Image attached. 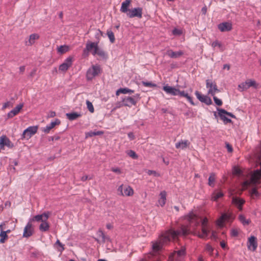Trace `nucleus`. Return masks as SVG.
<instances>
[{
    "label": "nucleus",
    "instance_id": "864d4df0",
    "mask_svg": "<svg viewBox=\"0 0 261 261\" xmlns=\"http://www.w3.org/2000/svg\"><path fill=\"white\" fill-rule=\"evenodd\" d=\"M184 97H186L192 105H195V103L193 101L192 98L190 96H189L187 93L185 95H184Z\"/></svg>",
    "mask_w": 261,
    "mask_h": 261
},
{
    "label": "nucleus",
    "instance_id": "9d476101",
    "mask_svg": "<svg viewBox=\"0 0 261 261\" xmlns=\"http://www.w3.org/2000/svg\"><path fill=\"white\" fill-rule=\"evenodd\" d=\"M49 212H45L41 215H37L33 217L32 219H31L29 221L31 222L32 221H36V222H42L46 221L49 218Z\"/></svg>",
    "mask_w": 261,
    "mask_h": 261
},
{
    "label": "nucleus",
    "instance_id": "a18cd8bd",
    "mask_svg": "<svg viewBox=\"0 0 261 261\" xmlns=\"http://www.w3.org/2000/svg\"><path fill=\"white\" fill-rule=\"evenodd\" d=\"M212 46L213 47H216V46H218L220 48H221L222 50H223V49L222 48V44L220 42L217 41V40H216V41H214L212 43Z\"/></svg>",
    "mask_w": 261,
    "mask_h": 261
},
{
    "label": "nucleus",
    "instance_id": "338daca9",
    "mask_svg": "<svg viewBox=\"0 0 261 261\" xmlns=\"http://www.w3.org/2000/svg\"><path fill=\"white\" fill-rule=\"evenodd\" d=\"M36 71H37L36 69H33V70L31 72V73H30L29 76H30V77H33V76L35 75V74H36Z\"/></svg>",
    "mask_w": 261,
    "mask_h": 261
},
{
    "label": "nucleus",
    "instance_id": "f704fd0d",
    "mask_svg": "<svg viewBox=\"0 0 261 261\" xmlns=\"http://www.w3.org/2000/svg\"><path fill=\"white\" fill-rule=\"evenodd\" d=\"M216 179V174L214 173H211L208 178V185L211 187H214L215 186V181Z\"/></svg>",
    "mask_w": 261,
    "mask_h": 261
},
{
    "label": "nucleus",
    "instance_id": "4468645a",
    "mask_svg": "<svg viewBox=\"0 0 261 261\" xmlns=\"http://www.w3.org/2000/svg\"><path fill=\"white\" fill-rule=\"evenodd\" d=\"M218 111V115L219 116L220 119L223 120L225 124L230 123L232 122L230 119L226 117V111L223 109H217Z\"/></svg>",
    "mask_w": 261,
    "mask_h": 261
},
{
    "label": "nucleus",
    "instance_id": "a878e982",
    "mask_svg": "<svg viewBox=\"0 0 261 261\" xmlns=\"http://www.w3.org/2000/svg\"><path fill=\"white\" fill-rule=\"evenodd\" d=\"M39 38V35L38 34H32L30 35L28 41L25 42V45L31 46L35 42V40Z\"/></svg>",
    "mask_w": 261,
    "mask_h": 261
},
{
    "label": "nucleus",
    "instance_id": "f8f14e48",
    "mask_svg": "<svg viewBox=\"0 0 261 261\" xmlns=\"http://www.w3.org/2000/svg\"><path fill=\"white\" fill-rule=\"evenodd\" d=\"M4 146L12 148L13 144L6 136H2L0 139V150L4 149Z\"/></svg>",
    "mask_w": 261,
    "mask_h": 261
},
{
    "label": "nucleus",
    "instance_id": "79ce46f5",
    "mask_svg": "<svg viewBox=\"0 0 261 261\" xmlns=\"http://www.w3.org/2000/svg\"><path fill=\"white\" fill-rule=\"evenodd\" d=\"M142 84L145 87H156L157 85L155 84L152 83L150 82H144L142 81Z\"/></svg>",
    "mask_w": 261,
    "mask_h": 261
},
{
    "label": "nucleus",
    "instance_id": "de8ad7c7",
    "mask_svg": "<svg viewBox=\"0 0 261 261\" xmlns=\"http://www.w3.org/2000/svg\"><path fill=\"white\" fill-rule=\"evenodd\" d=\"M233 174L236 175H240L242 174V171L238 167H234L233 168Z\"/></svg>",
    "mask_w": 261,
    "mask_h": 261
},
{
    "label": "nucleus",
    "instance_id": "8fccbe9b",
    "mask_svg": "<svg viewBox=\"0 0 261 261\" xmlns=\"http://www.w3.org/2000/svg\"><path fill=\"white\" fill-rule=\"evenodd\" d=\"M213 97L216 105L219 106H221L222 105V101L221 99L218 98L215 95L213 96Z\"/></svg>",
    "mask_w": 261,
    "mask_h": 261
},
{
    "label": "nucleus",
    "instance_id": "0e129e2a",
    "mask_svg": "<svg viewBox=\"0 0 261 261\" xmlns=\"http://www.w3.org/2000/svg\"><path fill=\"white\" fill-rule=\"evenodd\" d=\"M231 235L233 237H236L238 235V232L236 229H232L231 231Z\"/></svg>",
    "mask_w": 261,
    "mask_h": 261
},
{
    "label": "nucleus",
    "instance_id": "f03ea898",
    "mask_svg": "<svg viewBox=\"0 0 261 261\" xmlns=\"http://www.w3.org/2000/svg\"><path fill=\"white\" fill-rule=\"evenodd\" d=\"M140 99V96L139 94H136L132 97L130 96H124L122 98L121 106H127L131 107L133 106H135L137 102ZM120 105L117 107H120Z\"/></svg>",
    "mask_w": 261,
    "mask_h": 261
},
{
    "label": "nucleus",
    "instance_id": "c9c22d12",
    "mask_svg": "<svg viewBox=\"0 0 261 261\" xmlns=\"http://www.w3.org/2000/svg\"><path fill=\"white\" fill-rule=\"evenodd\" d=\"M238 219L244 225H249L251 222L250 220L246 219L245 217L242 214L239 215Z\"/></svg>",
    "mask_w": 261,
    "mask_h": 261
},
{
    "label": "nucleus",
    "instance_id": "ea45409f",
    "mask_svg": "<svg viewBox=\"0 0 261 261\" xmlns=\"http://www.w3.org/2000/svg\"><path fill=\"white\" fill-rule=\"evenodd\" d=\"M107 35L111 43H114L115 40V38L113 32L111 30H108L107 32Z\"/></svg>",
    "mask_w": 261,
    "mask_h": 261
},
{
    "label": "nucleus",
    "instance_id": "6ab92c4d",
    "mask_svg": "<svg viewBox=\"0 0 261 261\" xmlns=\"http://www.w3.org/2000/svg\"><path fill=\"white\" fill-rule=\"evenodd\" d=\"M218 27L221 32H228L232 29V24L230 22H224L220 23Z\"/></svg>",
    "mask_w": 261,
    "mask_h": 261
},
{
    "label": "nucleus",
    "instance_id": "49530a36",
    "mask_svg": "<svg viewBox=\"0 0 261 261\" xmlns=\"http://www.w3.org/2000/svg\"><path fill=\"white\" fill-rule=\"evenodd\" d=\"M69 67L67 65H65L64 63L61 64L59 68V70L65 72L66 71Z\"/></svg>",
    "mask_w": 261,
    "mask_h": 261
},
{
    "label": "nucleus",
    "instance_id": "9b49d317",
    "mask_svg": "<svg viewBox=\"0 0 261 261\" xmlns=\"http://www.w3.org/2000/svg\"><path fill=\"white\" fill-rule=\"evenodd\" d=\"M256 85V82L254 80H248L245 82L242 83L239 85V89L242 91L248 89L251 87H255Z\"/></svg>",
    "mask_w": 261,
    "mask_h": 261
},
{
    "label": "nucleus",
    "instance_id": "7ed1b4c3",
    "mask_svg": "<svg viewBox=\"0 0 261 261\" xmlns=\"http://www.w3.org/2000/svg\"><path fill=\"white\" fill-rule=\"evenodd\" d=\"M101 71V68L98 65H92L86 72V79L87 81L92 80Z\"/></svg>",
    "mask_w": 261,
    "mask_h": 261
},
{
    "label": "nucleus",
    "instance_id": "e2e57ef3",
    "mask_svg": "<svg viewBox=\"0 0 261 261\" xmlns=\"http://www.w3.org/2000/svg\"><path fill=\"white\" fill-rule=\"evenodd\" d=\"M60 137L58 136H53V137H50L49 138V141H56V140H58L60 139Z\"/></svg>",
    "mask_w": 261,
    "mask_h": 261
},
{
    "label": "nucleus",
    "instance_id": "e433bc0d",
    "mask_svg": "<svg viewBox=\"0 0 261 261\" xmlns=\"http://www.w3.org/2000/svg\"><path fill=\"white\" fill-rule=\"evenodd\" d=\"M103 134V132L101 131H96V132H92L90 131L89 132H87L86 133V138H89V137H92L94 136H98L101 135Z\"/></svg>",
    "mask_w": 261,
    "mask_h": 261
},
{
    "label": "nucleus",
    "instance_id": "a211bd4d",
    "mask_svg": "<svg viewBox=\"0 0 261 261\" xmlns=\"http://www.w3.org/2000/svg\"><path fill=\"white\" fill-rule=\"evenodd\" d=\"M257 247L256 238L254 236L250 237L248 239V248L250 250L255 251Z\"/></svg>",
    "mask_w": 261,
    "mask_h": 261
},
{
    "label": "nucleus",
    "instance_id": "72a5a7b5",
    "mask_svg": "<svg viewBox=\"0 0 261 261\" xmlns=\"http://www.w3.org/2000/svg\"><path fill=\"white\" fill-rule=\"evenodd\" d=\"M49 225L48 223L46 221H43L39 226V229L41 231H46L49 230Z\"/></svg>",
    "mask_w": 261,
    "mask_h": 261
},
{
    "label": "nucleus",
    "instance_id": "423d86ee",
    "mask_svg": "<svg viewBox=\"0 0 261 261\" xmlns=\"http://www.w3.org/2000/svg\"><path fill=\"white\" fill-rule=\"evenodd\" d=\"M143 9L141 7H137L130 9L127 13V16L129 18L138 17L141 18L142 17Z\"/></svg>",
    "mask_w": 261,
    "mask_h": 261
},
{
    "label": "nucleus",
    "instance_id": "c756f323",
    "mask_svg": "<svg viewBox=\"0 0 261 261\" xmlns=\"http://www.w3.org/2000/svg\"><path fill=\"white\" fill-rule=\"evenodd\" d=\"M202 233H200V232L198 233L197 236L202 239H205L207 237L209 233V230L207 229L206 227L205 226H202Z\"/></svg>",
    "mask_w": 261,
    "mask_h": 261
},
{
    "label": "nucleus",
    "instance_id": "dca6fc26",
    "mask_svg": "<svg viewBox=\"0 0 261 261\" xmlns=\"http://www.w3.org/2000/svg\"><path fill=\"white\" fill-rule=\"evenodd\" d=\"M163 90L168 94L173 96L178 95L179 89L168 85L163 87Z\"/></svg>",
    "mask_w": 261,
    "mask_h": 261
},
{
    "label": "nucleus",
    "instance_id": "58836bf2",
    "mask_svg": "<svg viewBox=\"0 0 261 261\" xmlns=\"http://www.w3.org/2000/svg\"><path fill=\"white\" fill-rule=\"evenodd\" d=\"M69 50V47L67 45H61L58 48V52L61 54H63Z\"/></svg>",
    "mask_w": 261,
    "mask_h": 261
},
{
    "label": "nucleus",
    "instance_id": "052dcab7",
    "mask_svg": "<svg viewBox=\"0 0 261 261\" xmlns=\"http://www.w3.org/2000/svg\"><path fill=\"white\" fill-rule=\"evenodd\" d=\"M226 147L227 149V151L229 152H231L232 151V150H233L232 147L231 145L230 144H229V143H226Z\"/></svg>",
    "mask_w": 261,
    "mask_h": 261
},
{
    "label": "nucleus",
    "instance_id": "5fc2aeb1",
    "mask_svg": "<svg viewBox=\"0 0 261 261\" xmlns=\"http://www.w3.org/2000/svg\"><path fill=\"white\" fill-rule=\"evenodd\" d=\"M227 219H228V215L226 214H223L220 218V222L223 223V222Z\"/></svg>",
    "mask_w": 261,
    "mask_h": 261
},
{
    "label": "nucleus",
    "instance_id": "39448f33",
    "mask_svg": "<svg viewBox=\"0 0 261 261\" xmlns=\"http://www.w3.org/2000/svg\"><path fill=\"white\" fill-rule=\"evenodd\" d=\"M38 130V126H31L25 129L22 134V138L29 140L35 135Z\"/></svg>",
    "mask_w": 261,
    "mask_h": 261
},
{
    "label": "nucleus",
    "instance_id": "2eb2a0df",
    "mask_svg": "<svg viewBox=\"0 0 261 261\" xmlns=\"http://www.w3.org/2000/svg\"><path fill=\"white\" fill-rule=\"evenodd\" d=\"M245 201L242 198L237 197H233L232 198V203L240 211L243 210V205Z\"/></svg>",
    "mask_w": 261,
    "mask_h": 261
},
{
    "label": "nucleus",
    "instance_id": "6e6552de",
    "mask_svg": "<svg viewBox=\"0 0 261 261\" xmlns=\"http://www.w3.org/2000/svg\"><path fill=\"white\" fill-rule=\"evenodd\" d=\"M98 44V42L88 41L86 44V47L83 50V54L85 56H88L89 52H92L94 49L97 47Z\"/></svg>",
    "mask_w": 261,
    "mask_h": 261
},
{
    "label": "nucleus",
    "instance_id": "0eeeda50",
    "mask_svg": "<svg viewBox=\"0 0 261 261\" xmlns=\"http://www.w3.org/2000/svg\"><path fill=\"white\" fill-rule=\"evenodd\" d=\"M185 219L187 220L192 226L196 227L199 225V222L197 216L192 212L185 216Z\"/></svg>",
    "mask_w": 261,
    "mask_h": 261
},
{
    "label": "nucleus",
    "instance_id": "603ef678",
    "mask_svg": "<svg viewBox=\"0 0 261 261\" xmlns=\"http://www.w3.org/2000/svg\"><path fill=\"white\" fill-rule=\"evenodd\" d=\"M147 173L149 175H153L154 176H155V177L160 176V174L158 173H157L155 171H154V170H148L147 171Z\"/></svg>",
    "mask_w": 261,
    "mask_h": 261
},
{
    "label": "nucleus",
    "instance_id": "6e6d98bb",
    "mask_svg": "<svg viewBox=\"0 0 261 261\" xmlns=\"http://www.w3.org/2000/svg\"><path fill=\"white\" fill-rule=\"evenodd\" d=\"M205 249L211 254H212V252H213V251L214 250L213 248L211 245H210L209 244H207L206 245Z\"/></svg>",
    "mask_w": 261,
    "mask_h": 261
},
{
    "label": "nucleus",
    "instance_id": "f3484780",
    "mask_svg": "<svg viewBox=\"0 0 261 261\" xmlns=\"http://www.w3.org/2000/svg\"><path fill=\"white\" fill-rule=\"evenodd\" d=\"M186 254V249L185 247H182L181 248L178 250L174 251L169 256L171 259H177L178 257L184 256Z\"/></svg>",
    "mask_w": 261,
    "mask_h": 261
},
{
    "label": "nucleus",
    "instance_id": "4be33fe9",
    "mask_svg": "<svg viewBox=\"0 0 261 261\" xmlns=\"http://www.w3.org/2000/svg\"><path fill=\"white\" fill-rule=\"evenodd\" d=\"M92 54L93 56H95L96 55H97L102 59H107V55L105 53V51L102 49L101 48H99L98 46L97 48H95V49H94V50L92 52Z\"/></svg>",
    "mask_w": 261,
    "mask_h": 261
},
{
    "label": "nucleus",
    "instance_id": "2f4dec72",
    "mask_svg": "<svg viewBox=\"0 0 261 261\" xmlns=\"http://www.w3.org/2000/svg\"><path fill=\"white\" fill-rule=\"evenodd\" d=\"M223 193L221 191H215L212 195V200L213 201H217V200L223 197Z\"/></svg>",
    "mask_w": 261,
    "mask_h": 261
},
{
    "label": "nucleus",
    "instance_id": "473e14b6",
    "mask_svg": "<svg viewBox=\"0 0 261 261\" xmlns=\"http://www.w3.org/2000/svg\"><path fill=\"white\" fill-rule=\"evenodd\" d=\"M134 194L133 189L129 186H125L124 189L123 196H130Z\"/></svg>",
    "mask_w": 261,
    "mask_h": 261
},
{
    "label": "nucleus",
    "instance_id": "37998d69",
    "mask_svg": "<svg viewBox=\"0 0 261 261\" xmlns=\"http://www.w3.org/2000/svg\"><path fill=\"white\" fill-rule=\"evenodd\" d=\"M73 58L72 57H68L63 62L65 65H67L70 67L72 64Z\"/></svg>",
    "mask_w": 261,
    "mask_h": 261
},
{
    "label": "nucleus",
    "instance_id": "a19ab883",
    "mask_svg": "<svg viewBox=\"0 0 261 261\" xmlns=\"http://www.w3.org/2000/svg\"><path fill=\"white\" fill-rule=\"evenodd\" d=\"M126 153L129 156L132 158L134 159H137L138 157L136 152L132 150H129L127 151Z\"/></svg>",
    "mask_w": 261,
    "mask_h": 261
},
{
    "label": "nucleus",
    "instance_id": "09e8293b",
    "mask_svg": "<svg viewBox=\"0 0 261 261\" xmlns=\"http://www.w3.org/2000/svg\"><path fill=\"white\" fill-rule=\"evenodd\" d=\"M102 35V32L100 30H97L95 34V37L97 40V41L96 42H98V43L99 42L100 38Z\"/></svg>",
    "mask_w": 261,
    "mask_h": 261
},
{
    "label": "nucleus",
    "instance_id": "69168bd1",
    "mask_svg": "<svg viewBox=\"0 0 261 261\" xmlns=\"http://www.w3.org/2000/svg\"><path fill=\"white\" fill-rule=\"evenodd\" d=\"M56 244H58L59 246H60L61 248H62V249L61 250V251H62L63 250H64V245H63L59 240H57V242H56Z\"/></svg>",
    "mask_w": 261,
    "mask_h": 261
},
{
    "label": "nucleus",
    "instance_id": "4c0bfd02",
    "mask_svg": "<svg viewBox=\"0 0 261 261\" xmlns=\"http://www.w3.org/2000/svg\"><path fill=\"white\" fill-rule=\"evenodd\" d=\"M8 238L7 234L4 232V230H2L0 233V243H4L6 240Z\"/></svg>",
    "mask_w": 261,
    "mask_h": 261
},
{
    "label": "nucleus",
    "instance_id": "cd10ccee",
    "mask_svg": "<svg viewBox=\"0 0 261 261\" xmlns=\"http://www.w3.org/2000/svg\"><path fill=\"white\" fill-rule=\"evenodd\" d=\"M97 234L99 237L101 238V242L102 243H105L106 241H109L110 240V238L108 236H106L102 230L99 229L97 232Z\"/></svg>",
    "mask_w": 261,
    "mask_h": 261
},
{
    "label": "nucleus",
    "instance_id": "bf43d9fd",
    "mask_svg": "<svg viewBox=\"0 0 261 261\" xmlns=\"http://www.w3.org/2000/svg\"><path fill=\"white\" fill-rule=\"evenodd\" d=\"M111 171L117 173L118 174H120L121 173V171L120 169V168H112Z\"/></svg>",
    "mask_w": 261,
    "mask_h": 261
},
{
    "label": "nucleus",
    "instance_id": "ddd939ff",
    "mask_svg": "<svg viewBox=\"0 0 261 261\" xmlns=\"http://www.w3.org/2000/svg\"><path fill=\"white\" fill-rule=\"evenodd\" d=\"M34 232V229L33 228L32 224L30 221L25 225L23 233V237L24 238H28L33 235Z\"/></svg>",
    "mask_w": 261,
    "mask_h": 261
},
{
    "label": "nucleus",
    "instance_id": "c03bdc74",
    "mask_svg": "<svg viewBox=\"0 0 261 261\" xmlns=\"http://www.w3.org/2000/svg\"><path fill=\"white\" fill-rule=\"evenodd\" d=\"M86 104H87V108L88 109L89 111L91 113H93L94 111V109L92 103L90 101L87 100Z\"/></svg>",
    "mask_w": 261,
    "mask_h": 261
},
{
    "label": "nucleus",
    "instance_id": "b1692460",
    "mask_svg": "<svg viewBox=\"0 0 261 261\" xmlns=\"http://www.w3.org/2000/svg\"><path fill=\"white\" fill-rule=\"evenodd\" d=\"M60 123V121L57 119L55 121H52L49 125H47L45 127L42 129V131L45 133H48L49 131L54 128L56 125Z\"/></svg>",
    "mask_w": 261,
    "mask_h": 261
},
{
    "label": "nucleus",
    "instance_id": "5701e85b",
    "mask_svg": "<svg viewBox=\"0 0 261 261\" xmlns=\"http://www.w3.org/2000/svg\"><path fill=\"white\" fill-rule=\"evenodd\" d=\"M131 0H125L121 4V7L120 8V11L122 13H126L129 12L128 9L130 4L131 3Z\"/></svg>",
    "mask_w": 261,
    "mask_h": 261
},
{
    "label": "nucleus",
    "instance_id": "412c9836",
    "mask_svg": "<svg viewBox=\"0 0 261 261\" xmlns=\"http://www.w3.org/2000/svg\"><path fill=\"white\" fill-rule=\"evenodd\" d=\"M166 54L169 57L173 59H176L183 55L184 52L181 50L173 51L171 49H169L167 51Z\"/></svg>",
    "mask_w": 261,
    "mask_h": 261
},
{
    "label": "nucleus",
    "instance_id": "1a4fd4ad",
    "mask_svg": "<svg viewBox=\"0 0 261 261\" xmlns=\"http://www.w3.org/2000/svg\"><path fill=\"white\" fill-rule=\"evenodd\" d=\"M195 94L197 98L201 102L204 103L207 105H210L212 103V99L206 95H202L198 91H196Z\"/></svg>",
    "mask_w": 261,
    "mask_h": 261
},
{
    "label": "nucleus",
    "instance_id": "aec40b11",
    "mask_svg": "<svg viewBox=\"0 0 261 261\" xmlns=\"http://www.w3.org/2000/svg\"><path fill=\"white\" fill-rule=\"evenodd\" d=\"M23 107V103H20L17 105L16 107H15L13 110H12L8 113V117L11 118L17 115Z\"/></svg>",
    "mask_w": 261,
    "mask_h": 261
},
{
    "label": "nucleus",
    "instance_id": "7c9ffc66",
    "mask_svg": "<svg viewBox=\"0 0 261 261\" xmlns=\"http://www.w3.org/2000/svg\"><path fill=\"white\" fill-rule=\"evenodd\" d=\"M134 92V91L131 89H129L127 88H120L119 89L116 93V95H119L120 93H123V94H132Z\"/></svg>",
    "mask_w": 261,
    "mask_h": 261
},
{
    "label": "nucleus",
    "instance_id": "20e7f679",
    "mask_svg": "<svg viewBox=\"0 0 261 261\" xmlns=\"http://www.w3.org/2000/svg\"><path fill=\"white\" fill-rule=\"evenodd\" d=\"M206 87L208 89V94L212 96L215 95L216 93L220 92V90L217 88L216 83L211 80H206Z\"/></svg>",
    "mask_w": 261,
    "mask_h": 261
},
{
    "label": "nucleus",
    "instance_id": "3c124183",
    "mask_svg": "<svg viewBox=\"0 0 261 261\" xmlns=\"http://www.w3.org/2000/svg\"><path fill=\"white\" fill-rule=\"evenodd\" d=\"M172 34L174 35L179 36L182 34V31L179 29L175 28L172 30Z\"/></svg>",
    "mask_w": 261,
    "mask_h": 261
},
{
    "label": "nucleus",
    "instance_id": "f257e3e1",
    "mask_svg": "<svg viewBox=\"0 0 261 261\" xmlns=\"http://www.w3.org/2000/svg\"><path fill=\"white\" fill-rule=\"evenodd\" d=\"M190 232V229L188 226H182L180 229L177 230L170 229L160 237L159 242L153 244L152 249L154 251H158L162 248L163 244L167 243L171 240H175L180 236H186Z\"/></svg>",
    "mask_w": 261,
    "mask_h": 261
},
{
    "label": "nucleus",
    "instance_id": "13d9d810",
    "mask_svg": "<svg viewBox=\"0 0 261 261\" xmlns=\"http://www.w3.org/2000/svg\"><path fill=\"white\" fill-rule=\"evenodd\" d=\"M9 107H12V104L10 102L7 101V102H5L3 105V107H2V109H5Z\"/></svg>",
    "mask_w": 261,
    "mask_h": 261
},
{
    "label": "nucleus",
    "instance_id": "393cba45",
    "mask_svg": "<svg viewBox=\"0 0 261 261\" xmlns=\"http://www.w3.org/2000/svg\"><path fill=\"white\" fill-rule=\"evenodd\" d=\"M190 144V142L187 140H181L175 144V147L177 149H184L188 147Z\"/></svg>",
    "mask_w": 261,
    "mask_h": 261
},
{
    "label": "nucleus",
    "instance_id": "c85d7f7f",
    "mask_svg": "<svg viewBox=\"0 0 261 261\" xmlns=\"http://www.w3.org/2000/svg\"><path fill=\"white\" fill-rule=\"evenodd\" d=\"M66 116L69 120L72 121V120H75L77 118L81 117V114H79L76 112H72V113H67L66 114Z\"/></svg>",
    "mask_w": 261,
    "mask_h": 261
},
{
    "label": "nucleus",
    "instance_id": "4d7b16f0",
    "mask_svg": "<svg viewBox=\"0 0 261 261\" xmlns=\"http://www.w3.org/2000/svg\"><path fill=\"white\" fill-rule=\"evenodd\" d=\"M124 188H123V185H120L118 188V191L119 192V195L123 196V190Z\"/></svg>",
    "mask_w": 261,
    "mask_h": 261
},
{
    "label": "nucleus",
    "instance_id": "bb28decb",
    "mask_svg": "<svg viewBox=\"0 0 261 261\" xmlns=\"http://www.w3.org/2000/svg\"><path fill=\"white\" fill-rule=\"evenodd\" d=\"M160 198L158 200L159 204L161 206H163L166 201V192L165 191H163L160 193Z\"/></svg>",
    "mask_w": 261,
    "mask_h": 261
},
{
    "label": "nucleus",
    "instance_id": "774afa93",
    "mask_svg": "<svg viewBox=\"0 0 261 261\" xmlns=\"http://www.w3.org/2000/svg\"><path fill=\"white\" fill-rule=\"evenodd\" d=\"M56 116V112L54 111H50L48 114V117H54Z\"/></svg>",
    "mask_w": 261,
    "mask_h": 261
},
{
    "label": "nucleus",
    "instance_id": "680f3d73",
    "mask_svg": "<svg viewBox=\"0 0 261 261\" xmlns=\"http://www.w3.org/2000/svg\"><path fill=\"white\" fill-rule=\"evenodd\" d=\"M207 222H208L207 219L206 218H204L202 220V222H201L202 226L207 227Z\"/></svg>",
    "mask_w": 261,
    "mask_h": 261
}]
</instances>
